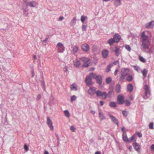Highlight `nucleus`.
<instances>
[{
  "instance_id": "nucleus-64",
  "label": "nucleus",
  "mask_w": 154,
  "mask_h": 154,
  "mask_svg": "<svg viewBox=\"0 0 154 154\" xmlns=\"http://www.w3.org/2000/svg\"><path fill=\"white\" fill-rule=\"evenodd\" d=\"M133 96L132 95H130L129 97V98L131 100H132L133 99Z\"/></svg>"
},
{
  "instance_id": "nucleus-63",
  "label": "nucleus",
  "mask_w": 154,
  "mask_h": 154,
  "mask_svg": "<svg viewBox=\"0 0 154 154\" xmlns=\"http://www.w3.org/2000/svg\"><path fill=\"white\" fill-rule=\"evenodd\" d=\"M118 69H116V70H115V71L114 72V74L115 75H116L117 74V73H118Z\"/></svg>"
},
{
  "instance_id": "nucleus-58",
  "label": "nucleus",
  "mask_w": 154,
  "mask_h": 154,
  "mask_svg": "<svg viewBox=\"0 0 154 154\" xmlns=\"http://www.w3.org/2000/svg\"><path fill=\"white\" fill-rule=\"evenodd\" d=\"M137 135L139 137H142V135L141 133L138 132L137 133Z\"/></svg>"
},
{
  "instance_id": "nucleus-5",
  "label": "nucleus",
  "mask_w": 154,
  "mask_h": 154,
  "mask_svg": "<svg viewBox=\"0 0 154 154\" xmlns=\"http://www.w3.org/2000/svg\"><path fill=\"white\" fill-rule=\"evenodd\" d=\"M150 45V42L149 40L146 41H142V45L143 48L144 49L149 48Z\"/></svg>"
},
{
  "instance_id": "nucleus-9",
  "label": "nucleus",
  "mask_w": 154,
  "mask_h": 154,
  "mask_svg": "<svg viewBox=\"0 0 154 154\" xmlns=\"http://www.w3.org/2000/svg\"><path fill=\"white\" fill-rule=\"evenodd\" d=\"M91 74L90 75H87L85 78V82L87 86L90 85L92 84V79L91 78Z\"/></svg>"
},
{
  "instance_id": "nucleus-51",
  "label": "nucleus",
  "mask_w": 154,
  "mask_h": 154,
  "mask_svg": "<svg viewBox=\"0 0 154 154\" xmlns=\"http://www.w3.org/2000/svg\"><path fill=\"white\" fill-rule=\"evenodd\" d=\"M70 89L72 91H77L78 90L77 87H70Z\"/></svg>"
},
{
  "instance_id": "nucleus-62",
  "label": "nucleus",
  "mask_w": 154,
  "mask_h": 154,
  "mask_svg": "<svg viewBox=\"0 0 154 154\" xmlns=\"http://www.w3.org/2000/svg\"><path fill=\"white\" fill-rule=\"evenodd\" d=\"M41 98V96L40 94H38L37 95V100H39Z\"/></svg>"
},
{
  "instance_id": "nucleus-12",
  "label": "nucleus",
  "mask_w": 154,
  "mask_h": 154,
  "mask_svg": "<svg viewBox=\"0 0 154 154\" xmlns=\"http://www.w3.org/2000/svg\"><path fill=\"white\" fill-rule=\"evenodd\" d=\"M145 27L147 29H152L154 28V21H152L146 23Z\"/></svg>"
},
{
  "instance_id": "nucleus-16",
  "label": "nucleus",
  "mask_w": 154,
  "mask_h": 154,
  "mask_svg": "<svg viewBox=\"0 0 154 154\" xmlns=\"http://www.w3.org/2000/svg\"><path fill=\"white\" fill-rule=\"evenodd\" d=\"M109 51L106 49H103L102 52V54L103 57L106 58L107 57L108 55Z\"/></svg>"
},
{
  "instance_id": "nucleus-27",
  "label": "nucleus",
  "mask_w": 154,
  "mask_h": 154,
  "mask_svg": "<svg viewBox=\"0 0 154 154\" xmlns=\"http://www.w3.org/2000/svg\"><path fill=\"white\" fill-rule=\"evenodd\" d=\"M78 49L79 47L75 45L74 46L72 50V53L73 54H75L78 51Z\"/></svg>"
},
{
  "instance_id": "nucleus-7",
  "label": "nucleus",
  "mask_w": 154,
  "mask_h": 154,
  "mask_svg": "<svg viewBox=\"0 0 154 154\" xmlns=\"http://www.w3.org/2000/svg\"><path fill=\"white\" fill-rule=\"evenodd\" d=\"M47 123L50 129L53 131L54 130V127L53 125L52 122L49 117H48L47 118Z\"/></svg>"
},
{
  "instance_id": "nucleus-11",
  "label": "nucleus",
  "mask_w": 154,
  "mask_h": 154,
  "mask_svg": "<svg viewBox=\"0 0 154 154\" xmlns=\"http://www.w3.org/2000/svg\"><path fill=\"white\" fill-rule=\"evenodd\" d=\"M133 145L135 150L138 152H140V150L141 149V146L138 143L136 142V140H135V142L133 143Z\"/></svg>"
},
{
  "instance_id": "nucleus-28",
  "label": "nucleus",
  "mask_w": 154,
  "mask_h": 154,
  "mask_svg": "<svg viewBox=\"0 0 154 154\" xmlns=\"http://www.w3.org/2000/svg\"><path fill=\"white\" fill-rule=\"evenodd\" d=\"M112 80V79L110 77H108L106 79V82L108 84H110Z\"/></svg>"
},
{
  "instance_id": "nucleus-61",
  "label": "nucleus",
  "mask_w": 154,
  "mask_h": 154,
  "mask_svg": "<svg viewBox=\"0 0 154 154\" xmlns=\"http://www.w3.org/2000/svg\"><path fill=\"white\" fill-rule=\"evenodd\" d=\"M64 19V17L63 16H60L59 17V20L60 21H61L63 20Z\"/></svg>"
},
{
  "instance_id": "nucleus-47",
  "label": "nucleus",
  "mask_w": 154,
  "mask_h": 154,
  "mask_svg": "<svg viewBox=\"0 0 154 154\" xmlns=\"http://www.w3.org/2000/svg\"><path fill=\"white\" fill-rule=\"evenodd\" d=\"M57 46L58 47V48H59L60 47H62V46H64L63 44L62 43H61V42H58L57 44Z\"/></svg>"
},
{
  "instance_id": "nucleus-57",
  "label": "nucleus",
  "mask_w": 154,
  "mask_h": 154,
  "mask_svg": "<svg viewBox=\"0 0 154 154\" xmlns=\"http://www.w3.org/2000/svg\"><path fill=\"white\" fill-rule=\"evenodd\" d=\"M151 149L154 152V144H152L151 145Z\"/></svg>"
},
{
  "instance_id": "nucleus-43",
  "label": "nucleus",
  "mask_w": 154,
  "mask_h": 154,
  "mask_svg": "<svg viewBox=\"0 0 154 154\" xmlns=\"http://www.w3.org/2000/svg\"><path fill=\"white\" fill-rule=\"evenodd\" d=\"M149 128L150 129H153V123L152 122L150 123L149 124Z\"/></svg>"
},
{
  "instance_id": "nucleus-46",
  "label": "nucleus",
  "mask_w": 154,
  "mask_h": 154,
  "mask_svg": "<svg viewBox=\"0 0 154 154\" xmlns=\"http://www.w3.org/2000/svg\"><path fill=\"white\" fill-rule=\"evenodd\" d=\"M125 104L126 106H129L131 104V103L128 100H126L125 101Z\"/></svg>"
},
{
  "instance_id": "nucleus-20",
  "label": "nucleus",
  "mask_w": 154,
  "mask_h": 154,
  "mask_svg": "<svg viewBox=\"0 0 154 154\" xmlns=\"http://www.w3.org/2000/svg\"><path fill=\"white\" fill-rule=\"evenodd\" d=\"M122 138L123 141L125 142H129V140L128 139L127 136L126 135L125 132L123 133L122 134Z\"/></svg>"
},
{
  "instance_id": "nucleus-4",
  "label": "nucleus",
  "mask_w": 154,
  "mask_h": 154,
  "mask_svg": "<svg viewBox=\"0 0 154 154\" xmlns=\"http://www.w3.org/2000/svg\"><path fill=\"white\" fill-rule=\"evenodd\" d=\"M96 93L97 96L102 97L103 99H105L107 97V94L105 92H101L100 91H97Z\"/></svg>"
},
{
  "instance_id": "nucleus-24",
  "label": "nucleus",
  "mask_w": 154,
  "mask_h": 154,
  "mask_svg": "<svg viewBox=\"0 0 154 154\" xmlns=\"http://www.w3.org/2000/svg\"><path fill=\"white\" fill-rule=\"evenodd\" d=\"M76 22V17H73L71 20L70 24L72 26H74Z\"/></svg>"
},
{
  "instance_id": "nucleus-41",
  "label": "nucleus",
  "mask_w": 154,
  "mask_h": 154,
  "mask_svg": "<svg viewBox=\"0 0 154 154\" xmlns=\"http://www.w3.org/2000/svg\"><path fill=\"white\" fill-rule=\"evenodd\" d=\"M148 38V36L147 35H146L144 37H143L142 38V41H148L149 40L147 39V38Z\"/></svg>"
},
{
  "instance_id": "nucleus-8",
  "label": "nucleus",
  "mask_w": 154,
  "mask_h": 154,
  "mask_svg": "<svg viewBox=\"0 0 154 154\" xmlns=\"http://www.w3.org/2000/svg\"><path fill=\"white\" fill-rule=\"evenodd\" d=\"M113 38L115 40L116 43H118L120 39H121V37L120 35L118 33H115L113 36Z\"/></svg>"
},
{
  "instance_id": "nucleus-55",
  "label": "nucleus",
  "mask_w": 154,
  "mask_h": 154,
  "mask_svg": "<svg viewBox=\"0 0 154 154\" xmlns=\"http://www.w3.org/2000/svg\"><path fill=\"white\" fill-rule=\"evenodd\" d=\"M134 69L137 71H138L139 69V67L138 66H134Z\"/></svg>"
},
{
  "instance_id": "nucleus-23",
  "label": "nucleus",
  "mask_w": 154,
  "mask_h": 154,
  "mask_svg": "<svg viewBox=\"0 0 154 154\" xmlns=\"http://www.w3.org/2000/svg\"><path fill=\"white\" fill-rule=\"evenodd\" d=\"M73 64L75 67L78 68L79 66L80 63L79 61L76 59L73 61Z\"/></svg>"
},
{
  "instance_id": "nucleus-14",
  "label": "nucleus",
  "mask_w": 154,
  "mask_h": 154,
  "mask_svg": "<svg viewBox=\"0 0 154 154\" xmlns=\"http://www.w3.org/2000/svg\"><path fill=\"white\" fill-rule=\"evenodd\" d=\"M88 92L90 95L93 96L96 93V89L95 87H90V88Z\"/></svg>"
},
{
  "instance_id": "nucleus-2",
  "label": "nucleus",
  "mask_w": 154,
  "mask_h": 154,
  "mask_svg": "<svg viewBox=\"0 0 154 154\" xmlns=\"http://www.w3.org/2000/svg\"><path fill=\"white\" fill-rule=\"evenodd\" d=\"M91 76L94 79H95L97 82L100 85L102 82V76L100 75H97L94 73H91Z\"/></svg>"
},
{
  "instance_id": "nucleus-33",
  "label": "nucleus",
  "mask_w": 154,
  "mask_h": 154,
  "mask_svg": "<svg viewBox=\"0 0 154 154\" xmlns=\"http://www.w3.org/2000/svg\"><path fill=\"white\" fill-rule=\"evenodd\" d=\"M139 59L140 61L143 63H145L146 62V60L143 57L139 56Z\"/></svg>"
},
{
  "instance_id": "nucleus-36",
  "label": "nucleus",
  "mask_w": 154,
  "mask_h": 154,
  "mask_svg": "<svg viewBox=\"0 0 154 154\" xmlns=\"http://www.w3.org/2000/svg\"><path fill=\"white\" fill-rule=\"evenodd\" d=\"M109 106L111 107H116V104L114 102H111L109 104Z\"/></svg>"
},
{
  "instance_id": "nucleus-35",
  "label": "nucleus",
  "mask_w": 154,
  "mask_h": 154,
  "mask_svg": "<svg viewBox=\"0 0 154 154\" xmlns=\"http://www.w3.org/2000/svg\"><path fill=\"white\" fill-rule=\"evenodd\" d=\"M23 11L24 12L23 14L26 16H27L28 15V10L24 8L23 9Z\"/></svg>"
},
{
  "instance_id": "nucleus-54",
  "label": "nucleus",
  "mask_w": 154,
  "mask_h": 154,
  "mask_svg": "<svg viewBox=\"0 0 154 154\" xmlns=\"http://www.w3.org/2000/svg\"><path fill=\"white\" fill-rule=\"evenodd\" d=\"M63 70L64 71V72H67L68 71V67L67 66H65V67L63 69Z\"/></svg>"
},
{
  "instance_id": "nucleus-1",
  "label": "nucleus",
  "mask_w": 154,
  "mask_h": 154,
  "mask_svg": "<svg viewBox=\"0 0 154 154\" xmlns=\"http://www.w3.org/2000/svg\"><path fill=\"white\" fill-rule=\"evenodd\" d=\"M130 70L128 68H123L121 70V75L120 77V80L123 81L125 78L129 74Z\"/></svg>"
},
{
  "instance_id": "nucleus-3",
  "label": "nucleus",
  "mask_w": 154,
  "mask_h": 154,
  "mask_svg": "<svg viewBox=\"0 0 154 154\" xmlns=\"http://www.w3.org/2000/svg\"><path fill=\"white\" fill-rule=\"evenodd\" d=\"M145 91V95L143 96V98L146 99L149 97L150 96V91L149 87H145L144 89Z\"/></svg>"
},
{
  "instance_id": "nucleus-56",
  "label": "nucleus",
  "mask_w": 154,
  "mask_h": 154,
  "mask_svg": "<svg viewBox=\"0 0 154 154\" xmlns=\"http://www.w3.org/2000/svg\"><path fill=\"white\" fill-rule=\"evenodd\" d=\"M146 35H145V32H142L141 35H140V37H141V38H142V37L145 36Z\"/></svg>"
},
{
  "instance_id": "nucleus-21",
  "label": "nucleus",
  "mask_w": 154,
  "mask_h": 154,
  "mask_svg": "<svg viewBox=\"0 0 154 154\" xmlns=\"http://www.w3.org/2000/svg\"><path fill=\"white\" fill-rule=\"evenodd\" d=\"M99 115L101 120H104L106 119L105 117L104 116V114L101 112L100 110H99Z\"/></svg>"
},
{
  "instance_id": "nucleus-26",
  "label": "nucleus",
  "mask_w": 154,
  "mask_h": 154,
  "mask_svg": "<svg viewBox=\"0 0 154 154\" xmlns=\"http://www.w3.org/2000/svg\"><path fill=\"white\" fill-rule=\"evenodd\" d=\"M127 76L126 78V80L129 82L131 81L133 79V76L131 75H129V74Z\"/></svg>"
},
{
  "instance_id": "nucleus-37",
  "label": "nucleus",
  "mask_w": 154,
  "mask_h": 154,
  "mask_svg": "<svg viewBox=\"0 0 154 154\" xmlns=\"http://www.w3.org/2000/svg\"><path fill=\"white\" fill-rule=\"evenodd\" d=\"M76 100V97L75 95H73L71 97V101L72 102Z\"/></svg>"
},
{
  "instance_id": "nucleus-40",
  "label": "nucleus",
  "mask_w": 154,
  "mask_h": 154,
  "mask_svg": "<svg viewBox=\"0 0 154 154\" xmlns=\"http://www.w3.org/2000/svg\"><path fill=\"white\" fill-rule=\"evenodd\" d=\"M125 48L129 51H130L131 50V48L129 45H126L125 46Z\"/></svg>"
},
{
  "instance_id": "nucleus-45",
  "label": "nucleus",
  "mask_w": 154,
  "mask_h": 154,
  "mask_svg": "<svg viewBox=\"0 0 154 154\" xmlns=\"http://www.w3.org/2000/svg\"><path fill=\"white\" fill-rule=\"evenodd\" d=\"M133 87H127V91L129 92H131L133 89Z\"/></svg>"
},
{
  "instance_id": "nucleus-44",
  "label": "nucleus",
  "mask_w": 154,
  "mask_h": 154,
  "mask_svg": "<svg viewBox=\"0 0 154 154\" xmlns=\"http://www.w3.org/2000/svg\"><path fill=\"white\" fill-rule=\"evenodd\" d=\"M147 83H148V82H147L146 81H144V82H143V85H144V87H149V85L148 84H147Z\"/></svg>"
},
{
  "instance_id": "nucleus-32",
  "label": "nucleus",
  "mask_w": 154,
  "mask_h": 154,
  "mask_svg": "<svg viewBox=\"0 0 154 154\" xmlns=\"http://www.w3.org/2000/svg\"><path fill=\"white\" fill-rule=\"evenodd\" d=\"M38 69L40 70H41L43 69V66H42V64L40 61H39L38 63Z\"/></svg>"
},
{
  "instance_id": "nucleus-52",
  "label": "nucleus",
  "mask_w": 154,
  "mask_h": 154,
  "mask_svg": "<svg viewBox=\"0 0 154 154\" xmlns=\"http://www.w3.org/2000/svg\"><path fill=\"white\" fill-rule=\"evenodd\" d=\"M24 148L25 149L26 151H27L29 150V148L26 144H25L24 145Z\"/></svg>"
},
{
  "instance_id": "nucleus-6",
  "label": "nucleus",
  "mask_w": 154,
  "mask_h": 154,
  "mask_svg": "<svg viewBox=\"0 0 154 154\" xmlns=\"http://www.w3.org/2000/svg\"><path fill=\"white\" fill-rule=\"evenodd\" d=\"M38 5L37 2L35 1H31L29 2H28L26 4V6H29L31 8L35 7Z\"/></svg>"
},
{
  "instance_id": "nucleus-39",
  "label": "nucleus",
  "mask_w": 154,
  "mask_h": 154,
  "mask_svg": "<svg viewBox=\"0 0 154 154\" xmlns=\"http://www.w3.org/2000/svg\"><path fill=\"white\" fill-rule=\"evenodd\" d=\"M122 113L123 116L125 117H126L128 115V112L125 110L123 111L122 112Z\"/></svg>"
},
{
  "instance_id": "nucleus-18",
  "label": "nucleus",
  "mask_w": 154,
  "mask_h": 154,
  "mask_svg": "<svg viewBox=\"0 0 154 154\" xmlns=\"http://www.w3.org/2000/svg\"><path fill=\"white\" fill-rule=\"evenodd\" d=\"M113 1L114 5L116 7L122 4L121 0H113Z\"/></svg>"
},
{
  "instance_id": "nucleus-30",
  "label": "nucleus",
  "mask_w": 154,
  "mask_h": 154,
  "mask_svg": "<svg viewBox=\"0 0 154 154\" xmlns=\"http://www.w3.org/2000/svg\"><path fill=\"white\" fill-rule=\"evenodd\" d=\"M112 66V65L111 64H109L107 66L106 69V72H109L111 69V67Z\"/></svg>"
},
{
  "instance_id": "nucleus-42",
  "label": "nucleus",
  "mask_w": 154,
  "mask_h": 154,
  "mask_svg": "<svg viewBox=\"0 0 154 154\" xmlns=\"http://www.w3.org/2000/svg\"><path fill=\"white\" fill-rule=\"evenodd\" d=\"M87 26L85 25H83L82 27V31H85L86 30L87 28Z\"/></svg>"
},
{
  "instance_id": "nucleus-38",
  "label": "nucleus",
  "mask_w": 154,
  "mask_h": 154,
  "mask_svg": "<svg viewBox=\"0 0 154 154\" xmlns=\"http://www.w3.org/2000/svg\"><path fill=\"white\" fill-rule=\"evenodd\" d=\"M115 91L117 93H119L121 91V87H116Z\"/></svg>"
},
{
  "instance_id": "nucleus-60",
  "label": "nucleus",
  "mask_w": 154,
  "mask_h": 154,
  "mask_svg": "<svg viewBox=\"0 0 154 154\" xmlns=\"http://www.w3.org/2000/svg\"><path fill=\"white\" fill-rule=\"evenodd\" d=\"M49 35H47V37H46L45 39H44L43 41V42H47L48 40V37H49Z\"/></svg>"
},
{
  "instance_id": "nucleus-29",
  "label": "nucleus",
  "mask_w": 154,
  "mask_h": 154,
  "mask_svg": "<svg viewBox=\"0 0 154 154\" xmlns=\"http://www.w3.org/2000/svg\"><path fill=\"white\" fill-rule=\"evenodd\" d=\"M147 72V70L145 69H144L142 71V73L144 77H146Z\"/></svg>"
},
{
  "instance_id": "nucleus-50",
  "label": "nucleus",
  "mask_w": 154,
  "mask_h": 154,
  "mask_svg": "<svg viewBox=\"0 0 154 154\" xmlns=\"http://www.w3.org/2000/svg\"><path fill=\"white\" fill-rule=\"evenodd\" d=\"M112 93V91H109L108 94H107V96H108L109 97H111Z\"/></svg>"
},
{
  "instance_id": "nucleus-10",
  "label": "nucleus",
  "mask_w": 154,
  "mask_h": 154,
  "mask_svg": "<svg viewBox=\"0 0 154 154\" xmlns=\"http://www.w3.org/2000/svg\"><path fill=\"white\" fill-rule=\"evenodd\" d=\"M107 115L110 117L112 121L113 122L117 125H119V122L117 119L115 117L111 115L109 113H108Z\"/></svg>"
},
{
  "instance_id": "nucleus-34",
  "label": "nucleus",
  "mask_w": 154,
  "mask_h": 154,
  "mask_svg": "<svg viewBox=\"0 0 154 154\" xmlns=\"http://www.w3.org/2000/svg\"><path fill=\"white\" fill-rule=\"evenodd\" d=\"M64 113L65 116L68 118H69L70 116V115L68 111L67 110H66L64 111Z\"/></svg>"
},
{
  "instance_id": "nucleus-13",
  "label": "nucleus",
  "mask_w": 154,
  "mask_h": 154,
  "mask_svg": "<svg viewBox=\"0 0 154 154\" xmlns=\"http://www.w3.org/2000/svg\"><path fill=\"white\" fill-rule=\"evenodd\" d=\"M117 102L119 104H122L124 102V97L121 95H119L117 97Z\"/></svg>"
},
{
  "instance_id": "nucleus-17",
  "label": "nucleus",
  "mask_w": 154,
  "mask_h": 154,
  "mask_svg": "<svg viewBox=\"0 0 154 154\" xmlns=\"http://www.w3.org/2000/svg\"><path fill=\"white\" fill-rule=\"evenodd\" d=\"M89 59L88 58H86L84 59L83 60L84 62V63L82 65L83 67H88L89 66L88 62L89 61Z\"/></svg>"
},
{
  "instance_id": "nucleus-25",
  "label": "nucleus",
  "mask_w": 154,
  "mask_h": 154,
  "mask_svg": "<svg viewBox=\"0 0 154 154\" xmlns=\"http://www.w3.org/2000/svg\"><path fill=\"white\" fill-rule=\"evenodd\" d=\"M65 48L64 46L58 48V52L60 53H63L65 51Z\"/></svg>"
},
{
  "instance_id": "nucleus-48",
  "label": "nucleus",
  "mask_w": 154,
  "mask_h": 154,
  "mask_svg": "<svg viewBox=\"0 0 154 154\" xmlns=\"http://www.w3.org/2000/svg\"><path fill=\"white\" fill-rule=\"evenodd\" d=\"M134 138H135V135H134L131 138H130L129 139V142H132V141L134 140Z\"/></svg>"
},
{
  "instance_id": "nucleus-49",
  "label": "nucleus",
  "mask_w": 154,
  "mask_h": 154,
  "mask_svg": "<svg viewBox=\"0 0 154 154\" xmlns=\"http://www.w3.org/2000/svg\"><path fill=\"white\" fill-rule=\"evenodd\" d=\"M113 64L114 65H116L117 64H119V60H117L113 62Z\"/></svg>"
},
{
  "instance_id": "nucleus-22",
  "label": "nucleus",
  "mask_w": 154,
  "mask_h": 154,
  "mask_svg": "<svg viewBox=\"0 0 154 154\" xmlns=\"http://www.w3.org/2000/svg\"><path fill=\"white\" fill-rule=\"evenodd\" d=\"M112 51L115 52V55L117 56H118L120 53V48H119L116 47V49Z\"/></svg>"
},
{
  "instance_id": "nucleus-19",
  "label": "nucleus",
  "mask_w": 154,
  "mask_h": 154,
  "mask_svg": "<svg viewBox=\"0 0 154 154\" xmlns=\"http://www.w3.org/2000/svg\"><path fill=\"white\" fill-rule=\"evenodd\" d=\"M107 43L110 45H112L114 43H116V41L113 38H111L109 40L107 41Z\"/></svg>"
},
{
  "instance_id": "nucleus-31",
  "label": "nucleus",
  "mask_w": 154,
  "mask_h": 154,
  "mask_svg": "<svg viewBox=\"0 0 154 154\" xmlns=\"http://www.w3.org/2000/svg\"><path fill=\"white\" fill-rule=\"evenodd\" d=\"M87 18V16H85L84 15H82L81 18V20L82 23H84V22L85 20Z\"/></svg>"
},
{
  "instance_id": "nucleus-59",
  "label": "nucleus",
  "mask_w": 154,
  "mask_h": 154,
  "mask_svg": "<svg viewBox=\"0 0 154 154\" xmlns=\"http://www.w3.org/2000/svg\"><path fill=\"white\" fill-rule=\"evenodd\" d=\"M76 84L75 83H74L73 84H72V85H71L70 87H76Z\"/></svg>"
},
{
  "instance_id": "nucleus-15",
  "label": "nucleus",
  "mask_w": 154,
  "mask_h": 154,
  "mask_svg": "<svg viewBox=\"0 0 154 154\" xmlns=\"http://www.w3.org/2000/svg\"><path fill=\"white\" fill-rule=\"evenodd\" d=\"M82 48L84 51H88L90 48L89 45L87 43H84L82 45Z\"/></svg>"
},
{
  "instance_id": "nucleus-53",
  "label": "nucleus",
  "mask_w": 154,
  "mask_h": 154,
  "mask_svg": "<svg viewBox=\"0 0 154 154\" xmlns=\"http://www.w3.org/2000/svg\"><path fill=\"white\" fill-rule=\"evenodd\" d=\"M70 130L74 132L75 131V128L73 126H72L70 127Z\"/></svg>"
}]
</instances>
